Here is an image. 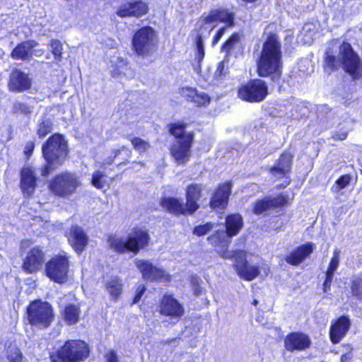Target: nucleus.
Returning <instances> with one entry per match:
<instances>
[{
	"instance_id": "obj_2",
	"label": "nucleus",
	"mask_w": 362,
	"mask_h": 362,
	"mask_svg": "<svg viewBox=\"0 0 362 362\" xmlns=\"http://www.w3.org/2000/svg\"><path fill=\"white\" fill-rule=\"evenodd\" d=\"M326 54L325 69L328 74L342 66L343 69L351 75L354 79H358L361 77V59L349 43L343 42L340 45L337 58L329 54L328 52H326Z\"/></svg>"
},
{
	"instance_id": "obj_14",
	"label": "nucleus",
	"mask_w": 362,
	"mask_h": 362,
	"mask_svg": "<svg viewBox=\"0 0 362 362\" xmlns=\"http://www.w3.org/2000/svg\"><path fill=\"white\" fill-rule=\"evenodd\" d=\"M134 264L144 280L163 282L170 281V275L165 270L155 267L149 260L136 259Z\"/></svg>"
},
{
	"instance_id": "obj_28",
	"label": "nucleus",
	"mask_w": 362,
	"mask_h": 362,
	"mask_svg": "<svg viewBox=\"0 0 362 362\" xmlns=\"http://www.w3.org/2000/svg\"><path fill=\"white\" fill-rule=\"evenodd\" d=\"M313 251V244L308 243L303 245L286 257V262L292 265L300 264Z\"/></svg>"
},
{
	"instance_id": "obj_13",
	"label": "nucleus",
	"mask_w": 362,
	"mask_h": 362,
	"mask_svg": "<svg viewBox=\"0 0 362 362\" xmlns=\"http://www.w3.org/2000/svg\"><path fill=\"white\" fill-rule=\"evenodd\" d=\"M268 93L267 83L261 79H254L242 86L238 90L239 97L245 101L258 103L262 101Z\"/></svg>"
},
{
	"instance_id": "obj_48",
	"label": "nucleus",
	"mask_w": 362,
	"mask_h": 362,
	"mask_svg": "<svg viewBox=\"0 0 362 362\" xmlns=\"http://www.w3.org/2000/svg\"><path fill=\"white\" fill-rule=\"evenodd\" d=\"M349 129L348 127H343L342 129H339L337 132H335L333 135L332 138L334 139H337L340 141H343L346 139L348 136Z\"/></svg>"
},
{
	"instance_id": "obj_40",
	"label": "nucleus",
	"mask_w": 362,
	"mask_h": 362,
	"mask_svg": "<svg viewBox=\"0 0 362 362\" xmlns=\"http://www.w3.org/2000/svg\"><path fill=\"white\" fill-rule=\"evenodd\" d=\"M339 250L335 249L333 252V257H332L326 274L333 276L337 269L339 264Z\"/></svg>"
},
{
	"instance_id": "obj_43",
	"label": "nucleus",
	"mask_w": 362,
	"mask_h": 362,
	"mask_svg": "<svg viewBox=\"0 0 362 362\" xmlns=\"http://www.w3.org/2000/svg\"><path fill=\"white\" fill-rule=\"evenodd\" d=\"M185 124H171L170 125V133L177 138V140L182 138L188 133L185 132Z\"/></svg>"
},
{
	"instance_id": "obj_10",
	"label": "nucleus",
	"mask_w": 362,
	"mask_h": 362,
	"mask_svg": "<svg viewBox=\"0 0 362 362\" xmlns=\"http://www.w3.org/2000/svg\"><path fill=\"white\" fill-rule=\"evenodd\" d=\"M69 260L65 252L52 257L45 264V274L50 280L64 284L68 280Z\"/></svg>"
},
{
	"instance_id": "obj_25",
	"label": "nucleus",
	"mask_w": 362,
	"mask_h": 362,
	"mask_svg": "<svg viewBox=\"0 0 362 362\" xmlns=\"http://www.w3.org/2000/svg\"><path fill=\"white\" fill-rule=\"evenodd\" d=\"M201 185L191 184L186 188V204L189 210V215L194 214L199 208L198 201L202 197Z\"/></svg>"
},
{
	"instance_id": "obj_34",
	"label": "nucleus",
	"mask_w": 362,
	"mask_h": 362,
	"mask_svg": "<svg viewBox=\"0 0 362 362\" xmlns=\"http://www.w3.org/2000/svg\"><path fill=\"white\" fill-rule=\"evenodd\" d=\"M276 203L274 200H272V197H265L263 199L257 201L253 208V213L259 215L263 212L272 209V204Z\"/></svg>"
},
{
	"instance_id": "obj_26",
	"label": "nucleus",
	"mask_w": 362,
	"mask_h": 362,
	"mask_svg": "<svg viewBox=\"0 0 362 362\" xmlns=\"http://www.w3.org/2000/svg\"><path fill=\"white\" fill-rule=\"evenodd\" d=\"M293 156L289 153H284L277 160L274 166L270 169V173L276 177H282L290 173Z\"/></svg>"
},
{
	"instance_id": "obj_41",
	"label": "nucleus",
	"mask_w": 362,
	"mask_h": 362,
	"mask_svg": "<svg viewBox=\"0 0 362 362\" xmlns=\"http://www.w3.org/2000/svg\"><path fill=\"white\" fill-rule=\"evenodd\" d=\"M131 143L134 148L140 153H144L150 148V144L139 137H134L131 139Z\"/></svg>"
},
{
	"instance_id": "obj_44",
	"label": "nucleus",
	"mask_w": 362,
	"mask_h": 362,
	"mask_svg": "<svg viewBox=\"0 0 362 362\" xmlns=\"http://www.w3.org/2000/svg\"><path fill=\"white\" fill-rule=\"evenodd\" d=\"M351 293L354 296L358 299H362V279L357 278L354 279L351 286Z\"/></svg>"
},
{
	"instance_id": "obj_59",
	"label": "nucleus",
	"mask_w": 362,
	"mask_h": 362,
	"mask_svg": "<svg viewBox=\"0 0 362 362\" xmlns=\"http://www.w3.org/2000/svg\"><path fill=\"white\" fill-rule=\"evenodd\" d=\"M121 153V150L119 149H115L112 151V157L114 158H115L117 156H118Z\"/></svg>"
},
{
	"instance_id": "obj_46",
	"label": "nucleus",
	"mask_w": 362,
	"mask_h": 362,
	"mask_svg": "<svg viewBox=\"0 0 362 362\" xmlns=\"http://www.w3.org/2000/svg\"><path fill=\"white\" fill-rule=\"evenodd\" d=\"M127 69L126 62L121 59L118 63L111 69V74L113 76H118L122 74H126L125 71Z\"/></svg>"
},
{
	"instance_id": "obj_54",
	"label": "nucleus",
	"mask_w": 362,
	"mask_h": 362,
	"mask_svg": "<svg viewBox=\"0 0 362 362\" xmlns=\"http://www.w3.org/2000/svg\"><path fill=\"white\" fill-rule=\"evenodd\" d=\"M114 158L111 156H109L108 158H107L106 159H105L103 163H102V165H101V167L103 168H105L106 165H111L113 161H114Z\"/></svg>"
},
{
	"instance_id": "obj_56",
	"label": "nucleus",
	"mask_w": 362,
	"mask_h": 362,
	"mask_svg": "<svg viewBox=\"0 0 362 362\" xmlns=\"http://www.w3.org/2000/svg\"><path fill=\"white\" fill-rule=\"evenodd\" d=\"M220 35L216 34V35L214 37V40L212 41V46H215L218 41L221 40Z\"/></svg>"
},
{
	"instance_id": "obj_15",
	"label": "nucleus",
	"mask_w": 362,
	"mask_h": 362,
	"mask_svg": "<svg viewBox=\"0 0 362 362\" xmlns=\"http://www.w3.org/2000/svg\"><path fill=\"white\" fill-rule=\"evenodd\" d=\"M193 137V133L189 132L176 140L172 145L170 153L177 164H184L189 160L191 155L190 148Z\"/></svg>"
},
{
	"instance_id": "obj_5",
	"label": "nucleus",
	"mask_w": 362,
	"mask_h": 362,
	"mask_svg": "<svg viewBox=\"0 0 362 362\" xmlns=\"http://www.w3.org/2000/svg\"><path fill=\"white\" fill-rule=\"evenodd\" d=\"M150 237L147 231L141 228L134 229L126 238L111 235L107 243L112 249L119 253L127 252L136 255L140 250L148 245Z\"/></svg>"
},
{
	"instance_id": "obj_16",
	"label": "nucleus",
	"mask_w": 362,
	"mask_h": 362,
	"mask_svg": "<svg viewBox=\"0 0 362 362\" xmlns=\"http://www.w3.org/2000/svg\"><path fill=\"white\" fill-rule=\"evenodd\" d=\"M148 6L141 0L131 1L121 4L117 10V15L121 18H139L147 13Z\"/></svg>"
},
{
	"instance_id": "obj_52",
	"label": "nucleus",
	"mask_w": 362,
	"mask_h": 362,
	"mask_svg": "<svg viewBox=\"0 0 362 362\" xmlns=\"http://www.w3.org/2000/svg\"><path fill=\"white\" fill-rule=\"evenodd\" d=\"M332 279H333V276L326 274V278H325V280L323 284L324 292H327V291L330 289Z\"/></svg>"
},
{
	"instance_id": "obj_55",
	"label": "nucleus",
	"mask_w": 362,
	"mask_h": 362,
	"mask_svg": "<svg viewBox=\"0 0 362 362\" xmlns=\"http://www.w3.org/2000/svg\"><path fill=\"white\" fill-rule=\"evenodd\" d=\"M230 27L229 25L227 26H224L222 28L219 29L216 34L220 35V37H222L225 33L227 31L228 28Z\"/></svg>"
},
{
	"instance_id": "obj_17",
	"label": "nucleus",
	"mask_w": 362,
	"mask_h": 362,
	"mask_svg": "<svg viewBox=\"0 0 362 362\" xmlns=\"http://www.w3.org/2000/svg\"><path fill=\"white\" fill-rule=\"evenodd\" d=\"M310 337L302 332H292L284 339V346L288 351H304L310 346Z\"/></svg>"
},
{
	"instance_id": "obj_12",
	"label": "nucleus",
	"mask_w": 362,
	"mask_h": 362,
	"mask_svg": "<svg viewBox=\"0 0 362 362\" xmlns=\"http://www.w3.org/2000/svg\"><path fill=\"white\" fill-rule=\"evenodd\" d=\"M156 45V33L152 28L148 26L139 29L132 39L133 49L139 55H146L153 52Z\"/></svg>"
},
{
	"instance_id": "obj_1",
	"label": "nucleus",
	"mask_w": 362,
	"mask_h": 362,
	"mask_svg": "<svg viewBox=\"0 0 362 362\" xmlns=\"http://www.w3.org/2000/svg\"><path fill=\"white\" fill-rule=\"evenodd\" d=\"M257 65L258 75L261 77L281 75V45L276 35L271 34L263 43Z\"/></svg>"
},
{
	"instance_id": "obj_58",
	"label": "nucleus",
	"mask_w": 362,
	"mask_h": 362,
	"mask_svg": "<svg viewBox=\"0 0 362 362\" xmlns=\"http://www.w3.org/2000/svg\"><path fill=\"white\" fill-rule=\"evenodd\" d=\"M351 357L349 354H344L341 357V362H346L350 360Z\"/></svg>"
},
{
	"instance_id": "obj_62",
	"label": "nucleus",
	"mask_w": 362,
	"mask_h": 362,
	"mask_svg": "<svg viewBox=\"0 0 362 362\" xmlns=\"http://www.w3.org/2000/svg\"><path fill=\"white\" fill-rule=\"evenodd\" d=\"M311 41H312L311 37H309L307 40H305V43L308 44V43H310Z\"/></svg>"
},
{
	"instance_id": "obj_8",
	"label": "nucleus",
	"mask_w": 362,
	"mask_h": 362,
	"mask_svg": "<svg viewBox=\"0 0 362 362\" xmlns=\"http://www.w3.org/2000/svg\"><path fill=\"white\" fill-rule=\"evenodd\" d=\"M27 315L29 323L40 329L49 327L54 319L51 305L40 300L30 304L27 309Z\"/></svg>"
},
{
	"instance_id": "obj_36",
	"label": "nucleus",
	"mask_w": 362,
	"mask_h": 362,
	"mask_svg": "<svg viewBox=\"0 0 362 362\" xmlns=\"http://www.w3.org/2000/svg\"><path fill=\"white\" fill-rule=\"evenodd\" d=\"M51 52L54 55V60L58 63L62 60L63 45L60 40L52 39L49 44Z\"/></svg>"
},
{
	"instance_id": "obj_47",
	"label": "nucleus",
	"mask_w": 362,
	"mask_h": 362,
	"mask_svg": "<svg viewBox=\"0 0 362 362\" xmlns=\"http://www.w3.org/2000/svg\"><path fill=\"white\" fill-rule=\"evenodd\" d=\"M213 228V224L211 223H206L204 225H199L196 226L193 230V233L198 236L205 235L206 233L210 231Z\"/></svg>"
},
{
	"instance_id": "obj_24",
	"label": "nucleus",
	"mask_w": 362,
	"mask_h": 362,
	"mask_svg": "<svg viewBox=\"0 0 362 362\" xmlns=\"http://www.w3.org/2000/svg\"><path fill=\"white\" fill-rule=\"evenodd\" d=\"M36 187V177L31 168L24 167L21 172V189L25 196L33 194Z\"/></svg>"
},
{
	"instance_id": "obj_7",
	"label": "nucleus",
	"mask_w": 362,
	"mask_h": 362,
	"mask_svg": "<svg viewBox=\"0 0 362 362\" xmlns=\"http://www.w3.org/2000/svg\"><path fill=\"white\" fill-rule=\"evenodd\" d=\"M218 253L224 259L235 258L233 267L240 278L247 281H252L259 274V267L247 263L245 252L242 250L230 251L228 249H223L218 250Z\"/></svg>"
},
{
	"instance_id": "obj_38",
	"label": "nucleus",
	"mask_w": 362,
	"mask_h": 362,
	"mask_svg": "<svg viewBox=\"0 0 362 362\" xmlns=\"http://www.w3.org/2000/svg\"><path fill=\"white\" fill-rule=\"evenodd\" d=\"M30 104V103L16 101L13 104V111L14 113H21L25 115H29L33 110V107Z\"/></svg>"
},
{
	"instance_id": "obj_30",
	"label": "nucleus",
	"mask_w": 362,
	"mask_h": 362,
	"mask_svg": "<svg viewBox=\"0 0 362 362\" xmlns=\"http://www.w3.org/2000/svg\"><path fill=\"white\" fill-rule=\"evenodd\" d=\"M182 95L187 100L194 103L197 106H206L210 103V98L207 94L204 92H199L195 88H183Z\"/></svg>"
},
{
	"instance_id": "obj_39",
	"label": "nucleus",
	"mask_w": 362,
	"mask_h": 362,
	"mask_svg": "<svg viewBox=\"0 0 362 362\" xmlns=\"http://www.w3.org/2000/svg\"><path fill=\"white\" fill-rule=\"evenodd\" d=\"M351 180V177L348 174L341 176L332 187V191L333 192H339L350 184Z\"/></svg>"
},
{
	"instance_id": "obj_63",
	"label": "nucleus",
	"mask_w": 362,
	"mask_h": 362,
	"mask_svg": "<svg viewBox=\"0 0 362 362\" xmlns=\"http://www.w3.org/2000/svg\"><path fill=\"white\" fill-rule=\"evenodd\" d=\"M253 304H254L255 305H256L257 304V300H255L253 301Z\"/></svg>"
},
{
	"instance_id": "obj_4",
	"label": "nucleus",
	"mask_w": 362,
	"mask_h": 362,
	"mask_svg": "<svg viewBox=\"0 0 362 362\" xmlns=\"http://www.w3.org/2000/svg\"><path fill=\"white\" fill-rule=\"evenodd\" d=\"M218 22L229 23V25L232 26L233 16L226 10H214L207 16H202L197 23L195 42L198 62H200L204 57V40L209 36Z\"/></svg>"
},
{
	"instance_id": "obj_50",
	"label": "nucleus",
	"mask_w": 362,
	"mask_h": 362,
	"mask_svg": "<svg viewBox=\"0 0 362 362\" xmlns=\"http://www.w3.org/2000/svg\"><path fill=\"white\" fill-rule=\"evenodd\" d=\"M146 291V287L144 285L141 284V285H139L136 289V295L134 298V300H133V303H137L141 296L144 295V292Z\"/></svg>"
},
{
	"instance_id": "obj_57",
	"label": "nucleus",
	"mask_w": 362,
	"mask_h": 362,
	"mask_svg": "<svg viewBox=\"0 0 362 362\" xmlns=\"http://www.w3.org/2000/svg\"><path fill=\"white\" fill-rule=\"evenodd\" d=\"M194 293L196 296H200L202 294V288L199 286H197L194 288Z\"/></svg>"
},
{
	"instance_id": "obj_53",
	"label": "nucleus",
	"mask_w": 362,
	"mask_h": 362,
	"mask_svg": "<svg viewBox=\"0 0 362 362\" xmlns=\"http://www.w3.org/2000/svg\"><path fill=\"white\" fill-rule=\"evenodd\" d=\"M106 362H119L117 356L114 351H110L106 356Z\"/></svg>"
},
{
	"instance_id": "obj_3",
	"label": "nucleus",
	"mask_w": 362,
	"mask_h": 362,
	"mask_svg": "<svg viewBox=\"0 0 362 362\" xmlns=\"http://www.w3.org/2000/svg\"><path fill=\"white\" fill-rule=\"evenodd\" d=\"M42 153L47 163L40 169V174L47 177L64 163L68 154L67 142L62 135L54 134L42 145Z\"/></svg>"
},
{
	"instance_id": "obj_22",
	"label": "nucleus",
	"mask_w": 362,
	"mask_h": 362,
	"mask_svg": "<svg viewBox=\"0 0 362 362\" xmlns=\"http://www.w3.org/2000/svg\"><path fill=\"white\" fill-rule=\"evenodd\" d=\"M231 192L230 183L220 185L211 199L210 206L214 209H223L228 204Z\"/></svg>"
},
{
	"instance_id": "obj_11",
	"label": "nucleus",
	"mask_w": 362,
	"mask_h": 362,
	"mask_svg": "<svg viewBox=\"0 0 362 362\" xmlns=\"http://www.w3.org/2000/svg\"><path fill=\"white\" fill-rule=\"evenodd\" d=\"M243 226V218L240 214H231L226 218V231H218L216 234L208 238L211 244L218 245V243H223V247L219 250L228 249L230 243L229 238L236 235Z\"/></svg>"
},
{
	"instance_id": "obj_45",
	"label": "nucleus",
	"mask_w": 362,
	"mask_h": 362,
	"mask_svg": "<svg viewBox=\"0 0 362 362\" xmlns=\"http://www.w3.org/2000/svg\"><path fill=\"white\" fill-rule=\"evenodd\" d=\"M228 62L226 61L225 59L218 64L216 70L214 73L215 77L216 78L220 79L222 76H224L227 74L228 70Z\"/></svg>"
},
{
	"instance_id": "obj_27",
	"label": "nucleus",
	"mask_w": 362,
	"mask_h": 362,
	"mask_svg": "<svg viewBox=\"0 0 362 362\" xmlns=\"http://www.w3.org/2000/svg\"><path fill=\"white\" fill-rule=\"evenodd\" d=\"M350 327L348 317H340L331 327L330 338L333 343L337 344L345 336Z\"/></svg>"
},
{
	"instance_id": "obj_33",
	"label": "nucleus",
	"mask_w": 362,
	"mask_h": 362,
	"mask_svg": "<svg viewBox=\"0 0 362 362\" xmlns=\"http://www.w3.org/2000/svg\"><path fill=\"white\" fill-rule=\"evenodd\" d=\"M6 355L10 362H21L23 361V354L15 344L11 343L6 347Z\"/></svg>"
},
{
	"instance_id": "obj_19",
	"label": "nucleus",
	"mask_w": 362,
	"mask_h": 362,
	"mask_svg": "<svg viewBox=\"0 0 362 362\" xmlns=\"http://www.w3.org/2000/svg\"><path fill=\"white\" fill-rule=\"evenodd\" d=\"M184 308L171 295L163 297L160 304V313L162 315L178 319L184 314Z\"/></svg>"
},
{
	"instance_id": "obj_29",
	"label": "nucleus",
	"mask_w": 362,
	"mask_h": 362,
	"mask_svg": "<svg viewBox=\"0 0 362 362\" xmlns=\"http://www.w3.org/2000/svg\"><path fill=\"white\" fill-rule=\"evenodd\" d=\"M37 45L34 40H28L18 44L11 52L13 59L28 60L32 57V49Z\"/></svg>"
},
{
	"instance_id": "obj_60",
	"label": "nucleus",
	"mask_w": 362,
	"mask_h": 362,
	"mask_svg": "<svg viewBox=\"0 0 362 362\" xmlns=\"http://www.w3.org/2000/svg\"><path fill=\"white\" fill-rule=\"evenodd\" d=\"M4 54V50L1 48H0V59H1L3 57Z\"/></svg>"
},
{
	"instance_id": "obj_21",
	"label": "nucleus",
	"mask_w": 362,
	"mask_h": 362,
	"mask_svg": "<svg viewBox=\"0 0 362 362\" xmlns=\"http://www.w3.org/2000/svg\"><path fill=\"white\" fill-rule=\"evenodd\" d=\"M68 240L73 248L79 253L86 247L88 237L82 228L78 226H72L68 233Z\"/></svg>"
},
{
	"instance_id": "obj_31",
	"label": "nucleus",
	"mask_w": 362,
	"mask_h": 362,
	"mask_svg": "<svg viewBox=\"0 0 362 362\" xmlns=\"http://www.w3.org/2000/svg\"><path fill=\"white\" fill-rule=\"evenodd\" d=\"M123 281L117 276H111L105 284V290L112 300H117L123 291Z\"/></svg>"
},
{
	"instance_id": "obj_61",
	"label": "nucleus",
	"mask_w": 362,
	"mask_h": 362,
	"mask_svg": "<svg viewBox=\"0 0 362 362\" xmlns=\"http://www.w3.org/2000/svg\"><path fill=\"white\" fill-rule=\"evenodd\" d=\"M264 269V274L268 275L269 269L268 268H262Z\"/></svg>"
},
{
	"instance_id": "obj_37",
	"label": "nucleus",
	"mask_w": 362,
	"mask_h": 362,
	"mask_svg": "<svg viewBox=\"0 0 362 362\" xmlns=\"http://www.w3.org/2000/svg\"><path fill=\"white\" fill-rule=\"evenodd\" d=\"M92 185L97 189H103L107 185L105 174L103 172L98 170L92 175Z\"/></svg>"
},
{
	"instance_id": "obj_20",
	"label": "nucleus",
	"mask_w": 362,
	"mask_h": 362,
	"mask_svg": "<svg viewBox=\"0 0 362 362\" xmlns=\"http://www.w3.org/2000/svg\"><path fill=\"white\" fill-rule=\"evenodd\" d=\"M45 260V255L39 247L32 248L28 252L23 264V269L28 273L35 272L41 267Z\"/></svg>"
},
{
	"instance_id": "obj_42",
	"label": "nucleus",
	"mask_w": 362,
	"mask_h": 362,
	"mask_svg": "<svg viewBox=\"0 0 362 362\" xmlns=\"http://www.w3.org/2000/svg\"><path fill=\"white\" fill-rule=\"evenodd\" d=\"M240 35L238 33L233 34L221 47V51L228 55L230 51L239 43Z\"/></svg>"
},
{
	"instance_id": "obj_51",
	"label": "nucleus",
	"mask_w": 362,
	"mask_h": 362,
	"mask_svg": "<svg viewBox=\"0 0 362 362\" xmlns=\"http://www.w3.org/2000/svg\"><path fill=\"white\" fill-rule=\"evenodd\" d=\"M34 148H35L34 141H28L25 146V150H24L25 154L28 157L30 156L34 150Z\"/></svg>"
},
{
	"instance_id": "obj_49",
	"label": "nucleus",
	"mask_w": 362,
	"mask_h": 362,
	"mask_svg": "<svg viewBox=\"0 0 362 362\" xmlns=\"http://www.w3.org/2000/svg\"><path fill=\"white\" fill-rule=\"evenodd\" d=\"M276 203L272 204L273 208L284 206L288 203V198L285 196L281 195L278 197L272 198Z\"/></svg>"
},
{
	"instance_id": "obj_6",
	"label": "nucleus",
	"mask_w": 362,
	"mask_h": 362,
	"mask_svg": "<svg viewBox=\"0 0 362 362\" xmlns=\"http://www.w3.org/2000/svg\"><path fill=\"white\" fill-rule=\"evenodd\" d=\"M89 354L88 344L81 340H69L57 351L52 356V362H81L84 361Z\"/></svg>"
},
{
	"instance_id": "obj_23",
	"label": "nucleus",
	"mask_w": 362,
	"mask_h": 362,
	"mask_svg": "<svg viewBox=\"0 0 362 362\" xmlns=\"http://www.w3.org/2000/svg\"><path fill=\"white\" fill-rule=\"evenodd\" d=\"M160 204L168 212L175 216L189 214L187 205L186 203L185 204L181 199L164 197L161 199Z\"/></svg>"
},
{
	"instance_id": "obj_32",
	"label": "nucleus",
	"mask_w": 362,
	"mask_h": 362,
	"mask_svg": "<svg viewBox=\"0 0 362 362\" xmlns=\"http://www.w3.org/2000/svg\"><path fill=\"white\" fill-rule=\"evenodd\" d=\"M66 322L69 325H73L78 322L80 315L79 307L76 305H69L64 311Z\"/></svg>"
},
{
	"instance_id": "obj_35",
	"label": "nucleus",
	"mask_w": 362,
	"mask_h": 362,
	"mask_svg": "<svg viewBox=\"0 0 362 362\" xmlns=\"http://www.w3.org/2000/svg\"><path fill=\"white\" fill-rule=\"evenodd\" d=\"M52 131V122L48 118H42L37 127V134L40 138H44Z\"/></svg>"
},
{
	"instance_id": "obj_64",
	"label": "nucleus",
	"mask_w": 362,
	"mask_h": 362,
	"mask_svg": "<svg viewBox=\"0 0 362 362\" xmlns=\"http://www.w3.org/2000/svg\"><path fill=\"white\" fill-rule=\"evenodd\" d=\"M171 341H173V342H175L176 341V339H172Z\"/></svg>"
},
{
	"instance_id": "obj_9",
	"label": "nucleus",
	"mask_w": 362,
	"mask_h": 362,
	"mask_svg": "<svg viewBox=\"0 0 362 362\" xmlns=\"http://www.w3.org/2000/svg\"><path fill=\"white\" fill-rule=\"evenodd\" d=\"M81 182L78 176L71 173H62L56 175L49 185V190L56 196L69 197L76 192Z\"/></svg>"
},
{
	"instance_id": "obj_18",
	"label": "nucleus",
	"mask_w": 362,
	"mask_h": 362,
	"mask_svg": "<svg viewBox=\"0 0 362 362\" xmlns=\"http://www.w3.org/2000/svg\"><path fill=\"white\" fill-rule=\"evenodd\" d=\"M32 80L28 74L18 69L12 70L9 76L8 88L14 92H23L31 88Z\"/></svg>"
}]
</instances>
